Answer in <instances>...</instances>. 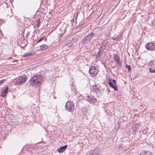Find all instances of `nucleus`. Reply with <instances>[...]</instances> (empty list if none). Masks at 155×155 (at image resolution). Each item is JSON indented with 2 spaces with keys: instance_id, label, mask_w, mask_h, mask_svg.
<instances>
[{
  "instance_id": "obj_1",
  "label": "nucleus",
  "mask_w": 155,
  "mask_h": 155,
  "mask_svg": "<svg viewBox=\"0 0 155 155\" xmlns=\"http://www.w3.org/2000/svg\"><path fill=\"white\" fill-rule=\"evenodd\" d=\"M42 76L40 74H37L33 77L30 81V84L33 86H40L42 82Z\"/></svg>"
},
{
  "instance_id": "obj_2",
  "label": "nucleus",
  "mask_w": 155,
  "mask_h": 155,
  "mask_svg": "<svg viewBox=\"0 0 155 155\" xmlns=\"http://www.w3.org/2000/svg\"><path fill=\"white\" fill-rule=\"evenodd\" d=\"M27 79V77L25 75H23L19 77L15 80L14 83L15 84L21 85L25 83Z\"/></svg>"
},
{
  "instance_id": "obj_3",
  "label": "nucleus",
  "mask_w": 155,
  "mask_h": 155,
  "mask_svg": "<svg viewBox=\"0 0 155 155\" xmlns=\"http://www.w3.org/2000/svg\"><path fill=\"white\" fill-rule=\"evenodd\" d=\"M74 103L71 101H68L65 106V109L67 111L70 112H72L74 110Z\"/></svg>"
},
{
  "instance_id": "obj_4",
  "label": "nucleus",
  "mask_w": 155,
  "mask_h": 155,
  "mask_svg": "<svg viewBox=\"0 0 155 155\" xmlns=\"http://www.w3.org/2000/svg\"><path fill=\"white\" fill-rule=\"evenodd\" d=\"M98 72V67L91 66L90 67L89 72L92 77L96 76Z\"/></svg>"
},
{
  "instance_id": "obj_5",
  "label": "nucleus",
  "mask_w": 155,
  "mask_h": 155,
  "mask_svg": "<svg viewBox=\"0 0 155 155\" xmlns=\"http://www.w3.org/2000/svg\"><path fill=\"white\" fill-rule=\"evenodd\" d=\"M94 35L93 32H91L84 38L82 41V43L83 44L89 43L90 40L93 37Z\"/></svg>"
},
{
  "instance_id": "obj_6",
  "label": "nucleus",
  "mask_w": 155,
  "mask_h": 155,
  "mask_svg": "<svg viewBox=\"0 0 155 155\" xmlns=\"http://www.w3.org/2000/svg\"><path fill=\"white\" fill-rule=\"evenodd\" d=\"M104 89L102 88L101 86H97L96 85H93L91 88V91L96 93L103 90Z\"/></svg>"
},
{
  "instance_id": "obj_7",
  "label": "nucleus",
  "mask_w": 155,
  "mask_h": 155,
  "mask_svg": "<svg viewBox=\"0 0 155 155\" xmlns=\"http://www.w3.org/2000/svg\"><path fill=\"white\" fill-rule=\"evenodd\" d=\"M86 99L89 102L94 104L96 103L97 101V99L95 98L92 95H87L85 97Z\"/></svg>"
},
{
  "instance_id": "obj_8",
  "label": "nucleus",
  "mask_w": 155,
  "mask_h": 155,
  "mask_svg": "<svg viewBox=\"0 0 155 155\" xmlns=\"http://www.w3.org/2000/svg\"><path fill=\"white\" fill-rule=\"evenodd\" d=\"M145 48L148 50H153L155 49V43H149L145 45Z\"/></svg>"
},
{
  "instance_id": "obj_9",
  "label": "nucleus",
  "mask_w": 155,
  "mask_h": 155,
  "mask_svg": "<svg viewBox=\"0 0 155 155\" xmlns=\"http://www.w3.org/2000/svg\"><path fill=\"white\" fill-rule=\"evenodd\" d=\"M114 60L116 62V64L117 66H120V57L117 54L115 55L114 57Z\"/></svg>"
},
{
  "instance_id": "obj_10",
  "label": "nucleus",
  "mask_w": 155,
  "mask_h": 155,
  "mask_svg": "<svg viewBox=\"0 0 155 155\" xmlns=\"http://www.w3.org/2000/svg\"><path fill=\"white\" fill-rule=\"evenodd\" d=\"M90 155H99V152L97 149L91 150L89 152Z\"/></svg>"
},
{
  "instance_id": "obj_11",
  "label": "nucleus",
  "mask_w": 155,
  "mask_h": 155,
  "mask_svg": "<svg viewBox=\"0 0 155 155\" xmlns=\"http://www.w3.org/2000/svg\"><path fill=\"white\" fill-rule=\"evenodd\" d=\"M67 145H65L61 147L58 149V153H62L65 151L67 147Z\"/></svg>"
},
{
  "instance_id": "obj_12",
  "label": "nucleus",
  "mask_w": 155,
  "mask_h": 155,
  "mask_svg": "<svg viewBox=\"0 0 155 155\" xmlns=\"http://www.w3.org/2000/svg\"><path fill=\"white\" fill-rule=\"evenodd\" d=\"M148 65L149 67H155V60L151 61L148 63Z\"/></svg>"
},
{
  "instance_id": "obj_13",
  "label": "nucleus",
  "mask_w": 155,
  "mask_h": 155,
  "mask_svg": "<svg viewBox=\"0 0 155 155\" xmlns=\"http://www.w3.org/2000/svg\"><path fill=\"white\" fill-rule=\"evenodd\" d=\"M123 36L120 35H117L116 37L113 38V39L114 40L120 41L122 38Z\"/></svg>"
},
{
  "instance_id": "obj_14",
  "label": "nucleus",
  "mask_w": 155,
  "mask_h": 155,
  "mask_svg": "<svg viewBox=\"0 0 155 155\" xmlns=\"http://www.w3.org/2000/svg\"><path fill=\"white\" fill-rule=\"evenodd\" d=\"M42 50H45L48 48V45L43 44L40 46Z\"/></svg>"
},
{
  "instance_id": "obj_15",
  "label": "nucleus",
  "mask_w": 155,
  "mask_h": 155,
  "mask_svg": "<svg viewBox=\"0 0 155 155\" xmlns=\"http://www.w3.org/2000/svg\"><path fill=\"white\" fill-rule=\"evenodd\" d=\"M108 84L110 86L114 88V89L115 91H117V87L116 85H112V83L111 82H108Z\"/></svg>"
},
{
  "instance_id": "obj_16",
  "label": "nucleus",
  "mask_w": 155,
  "mask_h": 155,
  "mask_svg": "<svg viewBox=\"0 0 155 155\" xmlns=\"http://www.w3.org/2000/svg\"><path fill=\"white\" fill-rule=\"evenodd\" d=\"M103 52L102 51H99L98 52L96 56V57L97 58H100L101 57Z\"/></svg>"
},
{
  "instance_id": "obj_17",
  "label": "nucleus",
  "mask_w": 155,
  "mask_h": 155,
  "mask_svg": "<svg viewBox=\"0 0 155 155\" xmlns=\"http://www.w3.org/2000/svg\"><path fill=\"white\" fill-rule=\"evenodd\" d=\"M149 72L151 73H155V67H149Z\"/></svg>"
},
{
  "instance_id": "obj_18",
  "label": "nucleus",
  "mask_w": 155,
  "mask_h": 155,
  "mask_svg": "<svg viewBox=\"0 0 155 155\" xmlns=\"http://www.w3.org/2000/svg\"><path fill=\"white\" fill-rule=\"evenodd\" d=\"M140 155H153L152 153L149 152V151H146L143 153H141Z\"/></svg>"
},
{
  "instance_id": "obj_19",
  "label": "nucleus",
  "mask_w": 155,
  "mask_h": 155,
  "mask_svg": "<svg viewBox=\"0 0 155 155\" xmlns=\"http://www.w3.org/2000/svg\"><path fill=\"white\" fill-rule=\"evenodd\" d=\"M108 82H111L112 85H116V81L115 80L109 81Z\"/></svg>"
},
{
  "instance_id": "obj_20",
  "label": "nucleus",
  "mask_w": 155,
  "mask_h": 155,
  "mask_svg": "<svg viewBox=\"0 0 155 155\" xmlns=\"http://www.w3.org/2000/svg\"><path fill=\"white\" fill-rule=\"evenodd\" d=\"M6 94H7L2 92L0 96H2V97H4L6 95Z\"/></svg>"
},
{
  "instance_id": "obj_21",
  "label": "nucleus",
  "mask_w": 155,
  "mask_h": 155,
  "mask_svg": "<svg viewBox=\"0 0 155 155\" xmlns=\"http://www.w3.org/2000/svg\"><path fill=\"white\" fill-rule=\"evenodd\" d=\"M126 68L128 69L129 71L131 70L130 66L129 65H128L127 64H126Z\"/></svg>"
},
{
  "instance_id": "obj_22",
  "label": "nucleus",
  "mask_w": 155,
  "mask_h": 155,
  "mask_svg": "<svg viewBox=\"0 0 155 155\" xmlns=\"http://www.w3.org/2000/svg\"><path fill=\"white\" fill-rule=\"evenodd\" d=\"M40 19L38 18V20L36 21V26H39V23L40 22Z\"/></svg>"
},
{
  "instance_id": "obj_23",
  "label": "nucleus",
  "mask_w": 155,
  "mask_h": 155,
  "mask_svg": "<svg viewBox=\"0 0 155 155\" xmlns=\"http://www.w3.org/2000/svg\"><path fill=\"white\" fill-rule=\"evenodd\" d=\"M8 87H7L6 88H5V89L2 92L5 93L7 94L8 90Z\"/></svg>"
},
{
  "instance_id": "obj_24",
  "label": "nucleus",
  "mask_w": 155,
  "mask_h": 155,
  "mask_svg": "<svg viewBox=\"0 0 155 155\" xmlns=\"http://www.w3.org/2000/svg\"><path fill=\"white\" fill-rule=\"evenodd\" d=\"M78 16V14L77 13H76L74 16V18H73V21H74V19H75V21H76V19L77 17V16Z\"/></svg>"
},
{
  "instance_id": "obj_25",
  "label": "nucleus",
  "mask_w": 155,
  "mask_h": 155,
  "mask_svg": "<svg viewBox=\"0 0 155 155\" xmlns=\"http://www.w3.org/2000/svg\"><path fill=\"white\" fill-rule=\"evenodd\" d=\"M44 38L42 37L40 38L39 40L37 41V43H39L42 41L44 39Z\"/></svg>"
},
{
  "instance_id": "obj_26",
  "label": "nucleus",
  "mask_w": 155,
  "mask_h": 155,
  "mask_svg": "<svg viewBox=\"0 0 155 155\" xmlns=\"http://www.w3.org/2000/svg\"><path fill=\"white\" fill-rule=\"evenodd\" d=\"M31 55V54L29 53H26L25 54V55H23L22 56H28L29 55Z\"/></svg>"
},
{
  "instance_id": "obj_27",
  "label": "nucleus",
  "mask_w": 155,
  "mask_h": 155,
  "mask_svg": "<svg viewBox=\"0 0 155 155\" xmlns=\"http://www.w3.org/2000/svg\"><path fill=\"white\" fill-rule=\"evenodd\" d=\"M5 80H2L0 81V85H1L3 84Z\"/></svg>"
},
{
  "instance_id": "obj_28",
  "label": "nucleus",
  "mask_w": 155,
  "mask_h": 155,
  "mask_svg": "<svg viewBox=\"0 0 155 155\" xmlns=\"http://www.w3.org/2000/svg\"><path fill=\"white\" fill-rule=\"evenodd\" d=\"M95 61L97 62V60L96 59V60H95Z\"/></svg>"
},
{
  "instance_id": "obj_29",
  "label": "nucleus",
  "mask_w": 155,
  "mask_h": 155,
  "mask_svg": "<svg viewBox=\"0 0 155 155\" xmlns=\"http://www.w3.org/2000/svg\"><path fill=\"white\" fill-rule=\"evenodd\" d=\"M15 61H17V60H15Z\"/></svg>"
}]
</instances>
